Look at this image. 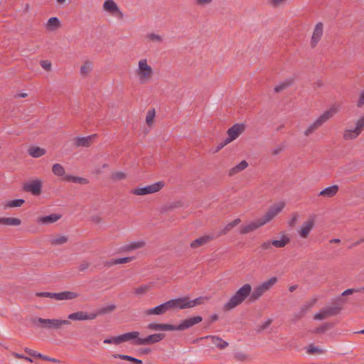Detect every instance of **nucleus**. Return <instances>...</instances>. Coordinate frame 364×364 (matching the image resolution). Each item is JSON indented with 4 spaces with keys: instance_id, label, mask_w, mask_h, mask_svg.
Instances as JSON below:
<instances>
[{
    "instance_id": "19",
    "label": "nucleus",
    "mask_w": 364,
    "mask_h": 364,
    "mask_svg": "<svg viewBox=\"0 0 364 364\" xmlns=\"http://www.w3.org/2000/svg\"><path fill=\"white\" fill-rule=\"evenodd\" d=\"M97 134H92L87 136L77 137L75 139V145L76 147H89L93 143Z\"/></svg>"
},
{
    "instance_id": "6",
    "label": "nucleus",
    "mask_w": 364,
    "mask_h": 364,
    "mask_svg": "<svg viewBox=\"0 0 364 364\" xmlns=\"http://www.w3.org/2000/svg\"><path fill=\"white\" fill-rule=\"evenodd\" d=\"M136 73L139 77L140 83L144 84L150 80L154 72L152 68L148 65L147 60L141 59L139 61Z\"/></svg>"
},
{
    "instance_id": "22",
    "label": "nucleus",
    "mask_w": 364,
    "mask_h": 364,
    "mask_svg": "<svg viewBox=\"0 0 364 364\" xmlns=\"http://www.w3.org/2000/svg\"><path fill=\"white\" fill-rule=\"evenodd\" d=\"M338 186L333 185L331 186L327 187L323 189L319 193L318 196H323L326 198H331L334 196L337 192L338 191Z\"/></svg>"
},
{
    "instance_id": "34",
    "label": "nucleus",
    "mask_w": 364,
    "mask_h": 364,
    "mask_svg": "<svg viewBox=\"0 0 364 364\" xmlns=\"http://www.w3.org/2000/svg\"><path fill=\"white\" fill-rule=\"evenodd\" d=\"M342 307L340 306H329L323 309L326 316H333L339 314L341 311Z\"/></svg>"
},
{
    "instance_id": "53",
    "label": "nucleus",
    "mask_w": 364,
    "mask_h": 364,
    "mask_svg": "<svg viewBox=\"0 0 364 364\" xmlns=\"http://www.w3.org/2000/svg\"><path fill=\"white\" fill-rule=\"evenodd\" d=\"M154 114H155L154 109L149 110V112L147 113V115H146V123L149 125L153 122L154 117Z\"/></svg>"
},
{
    "instance_id": "52",
    "label": "nucleus",
    "mask_w": 364,
    "mask_h": 364,
    "mask_svg": "<svg viewBox=\"0 0 364 364\" xmlns=\"http://www.w3.org/2000/svg\"><path fill=\"white\" fill-rule=\"evenodd\" d=\"M234 358L239 361H245L247 360V356L246 354L242 352L235 353L234 355Z\"/></svg>"
},
{
    "instance_id": "1",
    "label": "nucleus",
    "mask_w": 364,
    "mask_h": 364,
    "mask_svg": "<svg viewBox=\"0 0 364 364\" xmlns=\"http://www.w3.org/2000/svg\"><path fill=\"white\" fill-rule=\"evenodd\" d=\"M284 208V203H279L272 206L262 218L256 221L251 222L248 225L242 226L240 230V234H247L263 226L272 220Z\"/></svg>"
},
{
    "instance_id": "25",
    "label": "nucleus",
    "mask_w": 364,
    "mask_h": 364,
    "mask_svg": "<svg viewBox=\"0 0 364 364\" xmlns=\"http://www.w3.org/2000/svg\"><path fill=\"white\" fill-rule=\"evenodd\" d=\"M132 259H133V257H130L112 259L110 261H107V262H105V266L110 267L115 264H119L129 262L132 261Z\"/></svg>"
},
{
    "instance_id": "32",
    "label": "nucleus",
    "mask_w": 364,
    "mask_h": 364,
    "mask_svg": "<svg viewBox=\"0 0 364 364\" xmlns=\"http://www.w3.org/2000/svg\"><path fill=\"white\" fill-rule=\"evenodd\" d=\"M112 356L114 358H119L122 360H127L132 362L134 364H142L143 362L141 360L137 359L136 358L132 357L130 355H123V354H113Z\"/></svg>"
},
{
    "instance_id": "26",
    "label": "nucleus",
    "mask_w": 364,
    "mask_h": 364,
    "mask_svg": "<svg viewBox=\"0 0 364 364\" xmlns=\"http://www.w3.org/2000/svg\"><path fill=\"white\" fill-rule=\"evenodd\" d=\"M60 218L61 215L60 214H50L49 215L41 217L38 221L43 224H50L56 222Z\"/></svg>"
},
{
    "instance_id": "5",
    "label": "nucleus",
    "mask_w": 364,
    "mask_h": 364,
    "mask_svg": "<svg viewBox=\"0 0 364 364\" xmlns=\"http://www.w3.org/2000/svg\"><path fill=\"white\" fill-rule=\"evenodd\" d=\"M337 112L338 109L334 107L330 108L328 110L325 111L306 129V130L304 132V135L307 136L314 133L329 119L333 117V116L336 114Z\"/></svg>"
},
{
    "instance_id": "56",
    "label": "nucleus",
    "mask_w": 364,
    "mask_h": 364,
    "mask_svg": "<svg viewBox=\"0 0 364 364\" xmlns=\"http://www.w3.org/2000/svg\"><path fill=\"white\" fill-rule=\"evenodd\" d=\"M298 217H299V215L297 213H294L292 215L291 220L288 223L289 226H290V227L295 226V225L296 224L297 220H298Z\"/></svg>"
},
{
    "instance_id": "14",
    "label": "nucleus",
    "mask_w": 364,
    "mask_h": 364,
    "mask_svg": "<svg viewBox=\"0 0 364 364\" xmlns=\"http://www.w3.org/2000/svg\"><path fill=\"white\" fill-rule=\"evenodd\" d=\"M139 332L138 331H132L125 333L118 336L119 344L124 342H131L132 344L134 346H139L138 343V340L139 338Z\"/></svg>"
},
{
    "instance_id": "41",
    "label": "nucleus",
    "mask_w": 364,
    "mask_h": 364,
    "mask_svg": "<svg viewBox=\"0 0 364 364\" xmlns=\"http://www.w3.org/2000/svg\"><path fill=\"white\" fill-rule=\"evenodd\" d=\"M143 245H144V242H132L129 245H127L123 246L121 248V250L124 251V252L132 251V250H136V249L141 247L143 246Z\"/></svg>"
},
{
    "instance_id": "29",
    "label": "nucleus",
    "mask_w": 364,
    "mask_h": 364,
    "mask_svg": "<svg viewBox=\"0 0 364 364\" xmlns=\"http://www.w3.org/2000/svg\"><path fill=\"white\" fill-rule=\"evenodd\" d=\"M277 282V278L276 277H273L259 284L261 289L265 293L269 291Z\"/></svg>"
},
{
    "instance_id": "23",
    "label": "nucleus",
    "mask_w": 364,
    "mask_h": 364,
    "mask_svg": "<svg viewBox=\"0 0 364 364\" xmlns=\"http://www.w3.org/2000/svg\"><path fill=\"white\" fill-rule=\"evenodd\" d=\"M213 239V237H212V236L205 235V236L200 237L197 238L195 240H193L191 243L190 246H191V247L194 248V249L198 248V247L208 243L209 241H210Z\"/></svg>"
},
{
    "instance_id": "28",
    "label": "nucleus",
    "mask_w": 364,
    "mask_h": 364,
    "mask_svg": "<svg viewBox=\"0 0 364 364\" xmlns=\"http://www.w3.org/2000/svg\"><path fill=\"white\" fill-rule=\"evenodd\" d=\"M63 181L67 182H73L80 184H87L88 183L87 179L79 176H73L71 175H66L63 178Z\"/></svg>"
},
{
    "instance_id": "49",
    "label": "nucleus",
    "mask_w": 364,
    "mask_h": 364,
    "mask_svg": "<svg viewBox=\"0 0 364 364\" xmlns=\"http://www.w3.org/2000/svg\"><path fill=\"white\" fill-rule=\"evenodd\" d=\"M40 65L44 70H47V71H50L51 70V63H50V61H49L48 60H41Z\"/></svg>"
},
{
    "instance_id": "43",
    "label": "nucleus",
    "mask_w": 364,
    "mask_h": 364,
    "mask_svg": "<svg viewBox=\"0 0 364 364\" xmlns=\"http://www.w3.org/2000/svg\"><path fill=\"white\" fill-rule=\"evenodd\" d=\"M68 241V237H65V236H60V237H57L55 238H53L52 240H51V244L52 245H63L65 242H67Z\"/></svg>"
},
{
    "instance_id": "11",
    "label": "nucleus",
    "mask_w": 364,
    "mask_h": 364,
    "mask_svg": "<svg viewBox=\"0 0 364 364\" xmlns=\"http://www.w3.org/2000/svg\"><path fill=\"white\" fill-rule=\"evenodd\" d=\"M166 337V334L164 333H159L151 334L146 338H141L138 340V343L140 346H149L157 343L162 340H164Z\"/></svg>"
},
{
    "instance_id": "9",
    "label": "nucleus",
    "mask_w": 364,
    "mask_h": 364,
    "mask_svg": "<svg viewBox=\"0 0 364 364\" xmlns=\"http://www.w3.org/2000/svg\"><path fill=\"white\" fill-rule=\"evenodd\" d=\"M203 321L200 316L187 318L183 320L178 325H174V331H184L188 329Z\"/></svg>"
},
{
    "instance_id": "36",
    "label": "nucleus",
    "mask_w": 364,
    "mask_h": 364,
    "mask_svg": "<svg viewBox=\"0 0 364 364\" xmlns=\"http://www.w3.org/2000/svg\"><path fill=\"white\" fill-rule=\"evenodd\" d=\"M52 172L54 175L57 176H64L65 177V168L64 167L60 164H55L53 165L52 167Z\"/></svg>"
},
{
    "instance_id": "40",
    "label": "nucleus",
    "mask_w": 364,
    "mask_h": 364,
    "mask_svg": "<svg viewBox=\"0 0 364 364\" xmlns=\"http://www.w3.org/2000/svg\"><path fill=\"white\" fill-rule=\"evenodd\" d=\"M293 80H287L284 82H281L278 85L274 87V92L278 93L284 90V89L290 87L293 84Z\"/></svg>"
},
{
    "instance_id": "31",
    "label": "nucleus",
    "mask_w": 364,
    "mask_h": 364,
    "mask_svg": "<svg viewBox=\"0 0 364 364\" xmlns=\"http://www.w3.org/2000/svg\"><path fill=\"white\" fill-rule=\"evenodd\" d=\"M272 246H274L277 248H281L285 247L287 244L289 243L290 239L285 235H282L281 240H271Z\"/></svg>"
},
{
    "instance_id": "20",
    "label": "nucleus",
    "mask_w": 364,
    "mask_h": 364,
    "mask_svg": "<svg viewBox=\"0 0 364 364\" xmlns=\"http://www.w3.org/2000/svg\"><path fill=\"white\" fill-rule=\"evenodd\" d=\"M77 297V294L73 291H62L59 293H53L52 299L56 300H70Z\"/></svg>"
},
{
    "instance_id": "17",
    "label": "nucleus",
    "mask_w": 364,
    "mask_h": 364,
    "mask_svg": "<svg viewBox=\"0 0 364 364\" xmlns=\"http://www.w3.org/2000/svg\"><path fill=\"white\" fill-rule=\"evenodd\" d=\"M211 340V342L219 349H225L228 346V343L222 339L220 337L218 336H205L203 337L198 338L196 340V341H202V340Z\"/></svg>"
},
{
    "instance_id": "45",
    "label": "nucleus",
    "mask_w": 364,
    "mask_h": 364,
    "mask_svg": "<svg viewBox=\"0 0 364 364\" xmlns=\"http://www.w3.org/2000/svg\"><path fill=\"white\" fill-rule=\"evenodd\" d=\"M149 289V286L148 285H141L134 289V293L136 295H142L146 294Z\"/></svg>"
},
{
    "instance_id": "38",
    "label": "nucleus",
    "mask_w": 364,
    "mask_h": 364,
    "mask_svg": "<svg viewBox=\"0 0 364 364\" xmlns=\"http://www.w3.org/2000/svg\"><path fill=\"white\" fill-rule=\"evenodd\" d=\"M24 203L25 200L20 198L10 200L4 205V210H6L7 208L21 207Z\"/></svg>"
},
{
    "instance_id": "58",
    "label": "nucleus",
    "mask_w": 364,
    "mask_h": 364,
    "mask_svg": "<svg viewBox=\"0 0 364 364\" xmlns=\"http://www.w3.org/2000/svg\"><path fill=\"white\" fill-rule=\"evenodd\" d=\"M147 37L153 41H158L161 42L162 41V38L160 36L155 34V33H150L147 36Z\"/></svg>"
},
{
    "instance_id": "50",
    "label": "nucleus",
    "mask_w": 364,
    "mask_h": 364,
    "mask_svg": "<svg viewBox=\"0 0 364 364\" xmlns=\"http://www.w3.org/2000/svg\"><path fill=\"white\" fill-rule=\"evenodd\" d=\"M364 128V116L361 117L356 122L355 129L358 132H361L362 129Z\"/></svg>"
},
{
    "instance_id": "2",
    "label": "nucleus",
    "mask_w": 364,
    "mask_h": 364,
    "mask_svg": "<svg viewBox=\"0 0 364 364\" xmlns=\"http://www.w3.org/2000/svg\"><path fill=\"white\" fill-rule=\"evenodd\" d=\"M251 291L252 286L250 284H244L223 305V310L228 311L240 305L245 299H249Z\"/></svg>"
},
{
    "instance_id": "44",
    "label": "nucleus",
    "mask_w": 364,
    "mask_h": 364,
    "mask_svg": "<svg viewBox=\"0 0 364 364\" xmlns=\"http://www.w3.org/2000/svg\"><path fill=\"white\" fill-rule=\"evenodd\" d=\"M331 327V326L330 323H325L323 325H321V326H319L318 328H316V329H314L313 332L314 333H323L327 330H328Z\"/></svg>"
},
{
    "instance_id": "57",
    "label": "nucleus",
    "mask_w": 364,
    "mask_h": 364,
    "mask_svg": "<svg viewBox=\"0 0 364 364\" xmlns=\"http://www.w3.org/2000/svg\"><path fill=\"white\" fill-rule=\"evenodd\" d=\"M260 247L264 250H270L272 249V241L271 240H267V241H265L264 242Z\"/></svg>"
},
{
    "instance_id": "61",
    "label": "nucleus",
    "mask_w": 364,
    "mask_h": 364,
    "mask_svg": "<svg viewBox=\"0 0 364 364\" xmlns=\"http://www.w3.org/2000/svg\"><path fill=\"white\" fill-rule=\"evenodd\" d=\"M354 292H360V288L359 289H348L342 293V296H348V295L352 294Z\"/></svg>"
},
{
    "instance_id": "30",
    "label": "nucleus",
    "mask_w": 364,
    "mask_h": 364,
    "mask_svg": "<svg viewBox=\"0 0 364 364\" xmlns=\"http://www.w3.org/2000/svg\"><path fill=\"white\" fill-rule=\"evenodd\" d=\"M21 221L16 218H0V224L6 225L18 226L21 225Z\"/></svg>"
},
{
    "instance_id": "15",
    "label": "nucleus",
    "mask_w": 364,
    "mask_h": 364,
    "mask_svg": "<svg viewBox=\"0 0 364 364\" xmlns=\"http://www.w3.org/2000/svg\"><path fill=\"white\" fill-rule=\"evenodd\" d=\"M176 300H179L177 307L181 309L192 308L200 305L202 303V299L200 297L196 298L193 300H188L187 297L176 299Z\"/></svg>"
},
{
    "instance_id": "64",
    "label": "nucleus",
    "mask_w": 364,
    "mask_h": 364,
    "mask_svg": "<svg viewBox=\"0 0 364 364\" xmlns=\"http://www.w3.org/2000/svg\"><path fill=\"white\" fill-rule=\"evenodd\" d=\"M213 0H195L196 4L198 6H205L210 4Z\"/></svg>"
},
{
    "instance_id": "46",
    "label": "nucleus",
    "mask_w": 364,
    "mask_h": 364,
    "mask_svg": "<svg viewBox=\"0 0 364 364\" xmlns=\"http://www.w3.org/2000/svg\"><path fill=\"white\" fill-rule=\"evenodd\" d=\"M272 323V320L271 318H268L264 323L257 326V328L256 329L257 332H262L264 329L267 328Z\"/></svg>"
},
{
    "instance_id": "55",
    "label": "nucleus",
    "mask_w": 364,
    "mask_h": 364,
    "mask_svg": "<svg viewBox=\"0 0 364 364\" xmlns=\"http://www.w3.org/2000/svg\"><path fill=\"white\" fill-rule=\"evenodd\" d=\"M326 315L325 314V311L323 309L321 310V311L319 313H317L314 315V318L315 320H323L325 318H326Z\"/></svg>"
},
{
    "instance_id": "7",
    "label": "nucleus",
    "mask_w": 364,
    "mask_h": 364,
    "mask_svg": "<svg viewBox=\"0 0 364 364\" xmlns=\"http://www.w3.org/2000/svg\"><path fill=\"white\" fill-rule=\"evenodd\" d=\"M179 300L171 299L164 304H161L157 306L154 308H151L147 309L145 311L146 315H163L167 311L170 309H173L175 308H178L177 305Z\"/></svg>"
},
{
    "instance_id": "63",
    "label": "nucleus",
    "mask_w": 364,
    "mask_h": 364,
    "mask_svg": "<svg viewBox=\"0 0 364 364\" xmlns=\"http://www.w3.org/2000/svg\"><path fill=\"white\" fill-rule=\"evenodd\" d=\"M287 0H270L269 1V4L273 6V7H277L279 6H280L281 4H282L283 3H284Z\"/></svg>"
},
{
    "instance_id": "35",
    "label": "nucleus",
    "mask_w": 364,
    "mask_h": 364,
    "mask_svg": "<svg viewBox=\"0 0 364 364\" xmlns=\"http://www.w3.org/2000/svg\"><path fill=\"white\" fill-rule=\"evenodd\" d=\"M60 26L59 19L57 17H51L48 19L46 23L48 30L54 31Z\"/></svg>"
},
{
    "instance_id": "37",
    "label": "nucleus",
    "mask_w": 364,
    "mask_h": 364,
    "mask_svg": "<svg viewBox=\"0 0 364 364\" xmlns=\"http://www.w3.org/2000/svg\"><path fill=\"white\" fill-rule=\"evenodd\" d=\"M360 134V132H358L355 129H347L343 134V138L346 140L354 139L357 138Z\"/></svg>"
},
{
    "instance_id": "51",
    "label": "nucleus",
    "mask_w": 364,
    "mask_h": 364,
    "mask_svg": "<svg viewBox=\"0 0 364 364\" xmlns=\"http://www.w3.org/2000/svg\"><path fill=\"white\" fill-rule=\"evenodd\" d=\"M232 229L231 225L230 223L227 224L218 234V237L226 235Z\"/></svg>"
},
{
    "instance_id": "24",
    "label": "nucleus",
    "mask_w": 364,
    "mask_h": 364,
    "mask_svg": "<svg viewBox=\"0 0 364 364\" xmlns=\"http://www.w3.org/2000/svg\"><path fill=\"white\" fill-rule=\"evenodd\" d=\"M264 294V292L261 289L259 285L255 287L254 290H252L250 293L249 301L252 303L257 301Z\"/></svg>"
},
{
    "instance_id": "27",
    "label": "nucleus",
    "mask_w": 364,
    "mask_h": 364,
    "mask_svg": "<svg viewBox=\"0 0 364 364\" xmlns=\"http://www.w3.org/2000/svg\"><path fill=\"white\" fill-rule=\"evenodd\" d=\"M28 153L32 157L38 158L43 156L46 153V151L38 146H31L28 149Z\"/></svg>"
},
{
    "instance_id": "42",
    "label": "nucleus",
    "mask_w": 364,
    "mask_h": 364,
    "mask_svg": "<svg viewBox=\"0 0 364 364\" xmlns=\"http://www.w3.org/2000/svg\"><path fill=\"white\" fill-rule=\"evenodd\" d=\"M126 173L122 171H116L112 173L111 178L114 181H121L126 178Z\"/></svg>"
},
{
    "instance_id": "59",
    "label": "nucleus",
    "mask_w": 364,
    "mask_h": 364,
    "mask_svg": "<svg viewBox=\"0 0 364 364\" xmlns=\"http://www.w3.org/2000/svg\"><path fill=\"white\" fill-rule=\"evenodd\" d=\"M364 105V90L360 92L359 99L357 102V107H362Z\"/></svg>"
},
{
    "instance_id": "4",
    "label": "nucleus",
    "mask_w": 364,
    "mask_h": 364,
    "mask_svg": "<svg viewBox=\"0 0 364 364\" xmlns=\"http://www.w3.org/2000/svg\"><path fill=\"white\" fill-rule=\"evenodd\" d=\"M116 306L114 304L109 305L106 307L99 309L95 313H87L82 311H79L68 315V318L73 321H86L93 320L98 316L105 314L115 310Z\"/></svg>"
},
{
    "instance_id": "8",
    "label": "nucleus",
    "mask_w": 364,
    "mask_h": 364,
    "mask_svg": "<svg viewBox=\"0 0 364 364\" xmlns=\"http://www.w3.org/2000/svg\"><path fill=\"white\" fill-rule=\"evenodd\" d=\"M164 186L165 183L164 181H158L149 186L134 188L132 190L131 193L136 196H144L156 193L162 189Z\"/></svg>"
},
{
    "instance_id": "62",
    "label": "nucleus",
    "mask_w": 364,
    "mask_h": 364,
    "mask_svg": "<svg viewBox=\"0 0 364 364\" xmlns=\"http://www.w3.org/2000/svg\"><path fill=\"white\" fill-rule=\"evenodd\" d=\"M90 266V264L89 262H83L80 264V266L78 267L79 271L84 272V271L87 270Z\"/></svg>"
},
{
    "instance_id": "33",
    "label": "nucleus",
    "mask_w": 364,
    "mask_h": 364,
    "mask_svg": "<svg viewBox=\"0 0 364 364\" xmlns=\"http://www.w3.org/2000/svg\"><path fill=\"white\" fill-rule=\"evenodd\" d=\"M248 166V164L246 161L243 160L235 166L232 167L229 171V176H233L235 173L245 169Z\"/></svg>"
},
{
    "instance_id": "16",
    "label": "nucleus",
    "mask_w": 364,
    "mask_h": 364,
    "mask_svg": "<svg viewBox=\"0 0 364 364\" xmlns=\"http://www.w3.org/2000/svg\"><path fill=\"white\" fill-rule=\"evenodd\" d=\"M314 227V218H309L308 220L305 221L299 230H298V233L301 238H307L309 235L311 231L313 230Z\"/></svg>"
},
{
    "instance_id": "10",
    "label": "nucleus",
    "mask_w": 364,
    "mask_h": 364,
    "mask_svg": "<svg viewBox=\"0 0 364 364\" xmlns=\"http://www.w3.org/2000/svg\"><path fill=\"white\" fill-rule=\"evenodd\" d=\"M23 190L31 193L33 196H39L42 191V182L40 180L26 182L23 186Z\"/></svg>"
},
{
    "instance_id": "12",
    "label": "nucleus",
    "mask_w": 364,
    "mask_h": 364,
    "mask_svg": "<svg viewBox=\"0 0 364 364\" xmlns=\"http://www.w3.org/2000/svg\"><path fill=\"white\" fill-rule=\"evenodd\" d=\"M103 9L109 14L116 15L119 19L123 18V13L120 11L114 0H105L103 4Z\"/></svg>"
},
{
    "instance_id": "60",
    "label": "nucleus",
    "mask_w": 364,
    "mask_h": 364,
    "mask_svg": "<svg viewBox=\"0 0 364 364\" xmlns=\"http://www.w3.org/2000/svg\"><path fill=\"white\" fill-rule=\"evenodd\" d=\"M36 295L38 297H46V298L52 299L53 292H47V291L37 292L36 294Z\"/></svg>"
},
{
    "instance_id": "3",
    "label": "nucleus",
    "mask_w": 364,
    "mask_h": 364,
    "mask_svg": "<svg viewBox=\"0 0 364 364\" xmlns=\"http://www.w3.org/2000/svg\"><path fill=\"white\" fill-rule=\"evenodd\" d=\"M31 322L33 326L46 328L49 330H58L61 328L63 325H70L71 323L69 320H62V319H49V318H43L40 317H32L31 319Z\"/></svg>"
},
{
    "instance_id": "39",
    "label": "nucleus",
    "mask_w": 364,
    "mask_h": 364,
    "mask_svg": "<svg viewBox=\"0 0 364 364\" xmlns=\"http://www.w3.org/2000/svg\"><path fill=\"white\" fill-rule=\"evenodd\" d=\"M92 70V63L90 61L87 60L85 62V63L80 68V74L82 76H85L88 73H90Z\"/></svg>"
},
{
    "instance_id": "54",
    "label": "nucleus",
    "mask_w": 364,
    "mask_h": 364,
    "mask_svg": "<svg viewBox=\"0 0 364 364\" xmlns=\"http://www.w3.org/2000/svg\"><path fill=\"white\" fill-rule=\"evenodd\" d=\"M12 355L14 358H16L23 359V360H27L28 362H31V363L33 362V360L31 358L25 356L23 354H20V353H13Z\"/></svg>"
},
{
    "instance_id": "13",
    "label": "nucleus",
    "mask_w": 364,
    "mask_h": 364,
    "mask_svg": "<svg viewBox=\"0 0 364 364\" xmlns=\"http://www.w3.org/2000/svg\"><path fill=\"white\" fill-rule=\"evenodd\" d=\"M245 130V125L243 124H235L230 129H228V137L225 139L226 142H232L236 139L239 135Z\"/></svg>"
},
{
    "instance_id": "48",
    "label": "nucleus",
    "mask_w": 364,
    "mask_h": 364,
    "mask_svg": "<svg viewBox=\"0 0 364 364\" xmlns=\"http://www.w3.org/2000/svg\"><path fill=\"white\" fill-rule=\"evenodd\" d=\"M103 343H105V344L119 345V342L118 336H113V337L109 338H106V339L104 340Z\"/></svg>"
},
{
    "instance_id": "18",
    "label": "nucleus",
    "mask_w": 364,
    "mask_h": 364,
    "mask_svg": "<svg viewBox=\"0 0 364 364\" xmlns=\"http://www.w3.org/2000/svg\"><path fill=\"white\" fill-rule=\"evenodd\" d=\"M323 25L321 22H318L315 26L313 35L311 39V46L315 48L323 36Z\"/></svg>"
},
{
    "instance_id": "47",
    "label": "nucleus",
    "mask_w": 364,
    "mask_h": 364,
    "mask_svg": "<svg viewBox=\"0 0 364 364\" xmlns=\"http://www.w3.org/2000/svg\"><path fill=\"white\" fill-rule=\"evenodd\" d=\"M307 353L309 354H314V353H318V354H321L323 353V350L319 348L318 346H314V345H310L307 349Z\"/></svg>"
},
{
    "instance_id": "21",
    "label": "nucleus",
    "mask_w": 364,
    "mask_h": 364,
    "mask_svg": "<svg viewBox=\"0 0 364 364\" xmlns=\"http://www.w3.org/2000/svg\"><path fill=\"white\" fill-rule=\"evenodd\" d=\"M147 328L151 331H174V325L168 323H150Z\"/></svg>"
}]
</instances>
